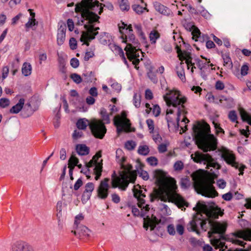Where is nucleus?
<instances>
[{"mask_svg":"<svg viewBox=\"0 0 251 251\" xmlns=\"http://www.w3.org/2000/svg\"><path fill=\"white\" fill-rule=\"evenodd\" d=\"M66 25L65 24H62L58 29L57 34V43L58 45H62L65 40Z\"/></svg>","mask_w":251,"mask_h":251,"instance_id":"6ab92c4d","label":"nucleus"},{"mask_svg":"<svg viewBox=\"0 0 251 251\" xmlns=\"http://www.w3.org/2000/svg\"><path fill=\"white\" fill-rule=\"evenodd\" d=\"M224 60V65L225 66H228L229 67L232 66V63L231 58L228 55L225 54L222 55Z\"/></svg>","mask_w":251,"mask_h":251,"instance_id":"37998d69","label":"nucleus"},{"mask_svg":"<svg viewBox=\"0 0 251 251\" xmlns=\"http://www.w3.org/2000/svg\"><path fill=\"white\" fill-rule=\"evenodd\" d=\"M160 38L159 33L155 30H152L149 34V38L152 44H155L157 39Z\"/></svg>","mask_w":251,"mask_h":251,"instance_id":"2f4dec72","label":"nucleus"},{"mask_svg":"<svg viewBox=\"0 0 251 251\" xmlns=\"http://www.w3.org/2000/svg\"><path fill=\"white\" fill-rule=\"evenodd\" d=\"M223 212L218 206L209 209L205 214L207 218L204 219L201 214H198L193 220L190 222L191 228L194 231L200 234L201 228L204 231L209 229L208 232V236L213 246L220 248L224 245L225 240L224 234L226 231L227 225L224 222L215 221L219 216H222Z\"/></svg>","mask_w":251,"mask_h":251,"instance_id":"f257e3e1","label":"nucleus"},{"mask_svg":"<svg viewBox=\"0 0 251 251\" xmlns=\"http://www.w3.org/2000/svg\"><path fill=\"white\" fill-rule=\"evenodd\" d=\"M151 231L152 233L156 236H162L163 229L160 226H156L154 223L153 226H151Z\"/></svg>","mask_w":251,"mask_h":251,"instance_id":"c85d7f7f","label":"nucleus"},{"mask_svg":"<svg viewBox=\"0 0 251 251\" xmlns=\"http://www.w3.org/2000/svg\"><path fill=\"white\" fill-rule=\"evenodd\" d=\"M76 126L79 129L85 130L89 126L93 135L97 138L102 139L106 132V128L101 121L94 119L90 122L86 118L78 119Z\"/></svg>","mask_w":251,"mask_h":251,"instance_id":"0eeeda50","label":"nucleus"},{"mask_svg":"<svg viewBox=\"0 0 251 251\" xmlns=\"http://www.w3.org/2000/svg\"><path fill=\"white\" fill-rule=\"evenodd\" d=\"M183 64V62H181L179 66H177L176 67V73L177 75V76L179 77V78L182 81H185V73H184V70L183 66L182 65Z\"/></svg>","mask_w":251,"mask_h":251,"instance_id":"c756f323","label":"nucleus"},{"mask_svg":"<svg viewBox=\"0 0 251 251\" xmlns=\"http://www.w3.org/2000/svg\"><path fill=\"white\" fill-rule=\"evenodd\" d=\"M125 50L126 51L127 58L131 61L134 58H139L140 57V51L141 53H143L140 49V45H139L138 49V47H133L128 45L125 48Z\"/></svg>","mask_w":251,"mask_h":251,"instance_id":"f3484780","label":"nucleus"},{"mask_svg":"<svg viewBox=\"0 0 251 251\" xmlns=\"http://www.w3.org/2000/svg\"><path fill=\"white\" fill-rule=\"evenodd\" d=\"M133 103L134 106L136 108H138L140 106L141 100H140V97L139 96L138 97L136 93H134L133 99Z\"/></svg>","mask_w":251,"mask_h":251,"instance_id":"8fccbe9b","label":"nucleus"},{"mask_svg":"<svg viewBox=\"0 0 251 251\" xmlns=\"http://www.w3.org/2000/svg\"><path fill=\"white\" fill-rule=\"evenodd\" d=\"M100 114L102 118V121L104 122L103 123L104 125V124H107L110 123V121L109 119V116L107 113L106 110L105 108H101L100 109ZM101 123L103 124L102 122Z\"/></svg>","mask_w":251,"mask_h":251,"instance_id":"7c9ffc66","label":"nucleus"},{"mask_svg":"<svg viewBox=\"0 0 251 251\" xmlns=\"http://www.w3.org/2000/svg\"><path fill=\"white\" fill-rule=\"evenodd\" d=\"M12 251H33V249L28 243L19 241L13 244Z\"/></svg>","mask_w":251,"mask_h":251,"instance_id":"a211bd4d","label":"nucleus"},{"mask_svg":"<svg viewBox=\"0 0 251 251\" xmlns=\"http://www.w3.org/2000/svg\"><path fill=\"white\" fill-rule=\"evenodd\" d=\"M153 6L156 11L161 13V14L166 16H169L170 14L171 10L159 2H154L153 3Z\"/></svg>","mask_w":251,"mask_h":251,"instance_id":"aec40b11","label":"nucleus"},{"mask_svg":"<svg viewBox=\"0 0 251 251\" xmlns=\"http://www.w3.org/2000/svg\"><path fill=\"white\" fill-rule=\"evenodd\" d=\"M194 60L196 61L198 65V67L200 69V70H202L203 69L205 68L206 65V62H203L202 60H201L198 57L195 58Z\"/></svg>","mask_w":251,"mask_h":251,"instance_id":"3c124183","label":"nucleus"},{"mask_svg":"<svg viewBox=\"0 0 251 251\" xmlns=\"http://www.w3.org/2000/svg\"><path fill=\"white\" fill-rule=\"evenodd\" d=\"M76 230L74 231V234H76L78 233L81 235L89 236L90 235V230L85 226L80 225L76 227Z\"/></svg>","mask_w":251,"mask_h":251,"instance_id":"b1692460","label":"nucleus"},{"mask_svg":"<svg viewBox=\"0 0 251 251\" xmlns=\"http://www.w3.org/2000/svg\"><path fill=\"white\" fill-rule=\"evenodd\" d=\"M176 49L177 50V53L178 57H179V59L185 60V63L187 65L188 69L189 68V66L190 65L192 66L191 72L193 73V69L194 68H196V67L194 66V63L192 62L191 53L186 51H182L181 49L177 46H176Z\"/></svg>","mask_w":251,"mask_h":251,"instance_id":"dca6fc26","label":"nucleus"},{"mask_svg":"<svg viewBox=\"0 0 251 251\" xmlns=\"http://www.w3.org/2000/svg\"><path fill=\"white\" fill-rule=\"evenodd\" d=\"M138 173L140 177H141L144 180H147L149 178V176L147 171L140 169L138 170Z\"/></svg>","mask_w":251,"mask_h":251,"instance_id":"864d4df0","label":"nucleus"},{"mask_svg":"<svg viewBox=\"0 0 251 251\" xmlns=\"http://www.w3.org/2000/svg\"><path fill=\"white\" fill-rule=\"evenodd\" d=\"M70 77L76 84H79L83 81L81 76L76 73L71 74Z\"/></svg>","mask_w":251,"mask_h":251,"instance_id":"a19ab883","label":"nucleus"},{"mask_svg":"<svg viewBox=\"0 0 251 251\" xmlns=\"http://www.w3.org/2000/svg\"><path fill=\"white\" fill-rule=\"evenodd\" d=\"M83 136V132L82 131L75 130L73 133L72 136L74 139L77 140L81 138Z\"/></svg>","mask_w":251,"mask_h":251,"instance_id":"69168bd1","label":"nucleus"},{"mask_svg":"<svg viewBox=\"0 0 251 251\" xmlns=\"http://www.w3.org/2000/svg\"><path fill=\"white\" fill-rule=\"evenodd\" d=\"M137 178V172L136 170H128L124 172L121 175L120 177L117 178L116 180H113L112 186L115 188L119 187L123 191H125L127 188L129 182L134 183Z\"/></svg>","mask_w":251,"mask_h":251,"instance_id":"6e6552de","label":"nucleus"},{"mask_svg":"<svg viewBox=\"0 0 251 251\" xmlns=\"http://www.w3.org/2000/svg\"><path fill=\"white\" fill-rule=\"evenodd\" d=\"M109 180L108 178H105L103 180L100 181V185L97 190L99 198L105 200L108 197L110 188L108 183Z\"/></svg>","mask_w":251,"mask_h":251,"instance_id":"ddd939ff","label":"nucleus"},{"mask_svg":"<svg viewBox=\"0 0 251 251\" xmlns=\"http://www.w3.org/2000/svg\"><path fill=\"white\" fill-rule=\"evenodd\" d=\"M119 3L121 10L127 11L129 9L128 0H119Z\"/></svg>","mask_w":251,"mask_h":251,"instance_id":"72a5a7b5","label":"nucleus"},{"mask_svg":"<svg viewBox=\"0 0 251 251\" xmlns=\"http://www.w3.org/2000/svg\"><path fill=\"white\" fill-rule=\"evenodd\" d=\"M10 104L9 100L7 98H1L0 99V107L2 108H5L8 106Z\"/></svg>","mask_w":251,"mask_h":251,"instance_id":"13d9d810","label":"nucleus"},{"mask_svg":"<svg viewBox=\"0 0 251 251\" xmlns=\"http://www.w3.org/2000/svg\"><path fill=\"white\" fill-rule=\"evenodd\" d=\"M147 161L150 165L152 166H155L158 164L157 159L154 156L148 157L147 159Z\"/></svg>","mask_w":251,"mask_h":251,"instance_id":"5fc2aeb1","label":"nucleus"},{"mask_svg":"<svg viewBox=\"0 0 251 251\" xmlns=\"http://www.w3.org/2000/svg\"><path fill=\"white\" fill-rule=\"evenodd\" d=\"M212 123L214 125L216 133L217 134H219L220 133L224 134L225 131L224 129L220 127V125L218 123L215 122V121H213Z\"/></svg>","mask_w":251,"mask_h":251,"instance_id":"bf43d9fd","label":"nucleus"},{"mask_svg":"<svg viewBox=\"0 0 251 251\" xmlns=\"http://www.w3.org/2000/svg\"><path fill=\"white\" fill-rule=\"evenodd\" d=\"M220 100L221 103H223L224 101H226L228 103L226 106L227 107H230L233 104V99L231 98H223L221 99Z\"/></svg>","mask_w":251,"mask_h":251,"instance_id":"e2e57ef3","label":"nucleus"},{"mask_svg":"<svg viewBox=\"0 0 251 251\" xmlns=\"http://www.w3.org/2000/svg\"><path fill=\"white\" fill-rule=\"evenodd\" d=\"M135 28L136 29L137 32L141 37L144 39H145L144 34L142 30V26L140 25H135Z\"/></svg>","mask_w":251,"mask_h":251,"instance_id":"680f3d73","label":"nucleus"},{"mask_svg":"<svg viewBox=\"0 0 251 251\" xmlns=\"http://www.w3.org/2000/svg\"><path fill=\"white\" fill-rule=\"evenodd\" d=\"M109 47L113 51H115L116 53H117L119 55H123V50L119 46L114 44H111L109 45Z\"/></svg>","mask_w":251,"mask_h":251,"instance_id":"e433bc0d","label":"nucleus"},{"mask_svg":"<svg viewBox=\"0 0 251 251\" xmlns=\"http://www.w3.org/2000/svg\"><path fill=\"white\" fill-rule=\"evenodd\" d=\"M38 24V23L36 21V19L31 20V19H28V21L25 24L26 31H28L29 29L30 28H31L33 30H35V26L37 25Z\"/></svg>","mask_w":251,"mask_h":251,"instance_id":"473e14b6","label":"nucleus"},{"mask_svg":"<svg viewBox=\"0 0 251 251\" xmlns=\"http://www.w3.org/2000/svg\"><path fill=\"white\" fill-rule=\"evenodd\" d=\"M102 164L101 162H97L94 169V174L96 175L95 179L98 180L101 175Z\"/></svg>","mask_w":251,"mask_h":251,"instance_id":"bb28decb","label":"nucleus"},{"mask_svg":"<svg viewBox=\"0 0 251 251\" xmlns=\"http://www.w3.org/2000/svg\"><path fill=\"white\" fill-rule=\"evenodd\" d=\"M25 103V99L21 98L18 102L13 106H12L9 110V112L11 114L18 113L23 108Z\"/></svg>","mask_w":251,"mask_h":251,"instance_id":"4be33fe9","label":"nucleus"},{"mask_svg":"<svg viewBox=\"0 0 251 251\" xmlns=\"http://www.w3.org/2000/svg\"><path fill=\"white\" fill-rule=\"evenodd\" d=\"M180 184L181 187L183 188L186 189L188 188L190 185V178L187 176L181 178Z\"/></svg>","mask_w":251,"mask_h":251,"instance_id":"c9c22d12","label":"nucleus"},{"mask_svg":"<svg viewBox=\"0 0 251 251\" xmlns=\"http://www.w3.org/2000/svg\"><path fill=\"white\" fill-rule=\"evenodd\" d=\"M161 207L160 208L161 211L167 215H171V210L169 208V207L167 206V205L161 203L160 204Z\"/></svg>","mask_w":251,"mask_h":251,"instance_id":"09e8293b","label":"nucleus"},{"mask_svg":"<svg viewBox=\"0 0 251 251\" xmlns=\"http://www.w3.org/2000/svg\"><path fill=\"white\" fill-rule=\"evenodd\" d=\"M36 109L32 108L30 102L26 103L23 107V110L21 113V115L24 118L31 116L35 112Z\"/></svg>","mask_w":251,"mask_h":251,"instance_id":"412c9836","label":"nucleus"},{"mask_svg":"<svg viewBox=\"0 0 251 251\" xmlns=\"http://www.w3.org/2000/svg\"><path fill=\"white\" fill-rule=\"evenodd\" d=\"M191 176L195 189L198 194L208 198H214L218 196V193L213 185V180L199 171L193 172Z\"/></svg>","mask_w":251,"mask_h":251,"instance_id":"7ed1b4c3","label":"nucleus"},{"mask_svg":"<svg viewBox=\"0 0 251 251\" xmlns=\"http://www.w3.org/2000/svg\"><path fill=\"white\" fill-rule=\"evenodd\" d=\"M162 89L165 88L168 92L163 95L164 100L166 102L169 107L173 106L176 108L177 115V123L179 121V117L181 113L183 111L182 108H184L183 105L187 101V98L182 95L179 91L168 90L167 87H165L164 84H161ZM178 125V124H177Z\"/></svg>","mask_w":251,"mask_h":251,"instance_id":"39448f33","label":"nucleus"},{"mask_svg":"<svg viewBox=\"0 0 251 251\" xmlns=\"http://www.w3.org/2000/svg\"><path fill=\"white\" fill-rule=\"evenodd\" d=\"M92 193L84 191L81 198V201L83 203H86L90 200Z\"/></svg>","mask_w":251,"mask_h":251,"instance_id":"de8ad7c7","label":"nucleus"},{"mask_svg":"<svg viewBox=\"0 0 251 251\" xmlns=\"http://www.w3.org/2000/svg\"><path fill=\"white\" fill-rule=\"evenodd\" d=\"M77 153L80 155H86L89 154V148L84 144H77L75 148Z\"/></svg>","mask_w":251,"mask_h":251,"instance_id":"5701e85b","label":"nucleus"},{"mask_svg":"<svg viewBox=\"0 0 251 251\" xmlns=\"http://www.w3.org/2000/svg\"><path fill=\"white\" fill-rule=\"evenodd\" d=\"M136 145V143L132 140H128L125 144V147L128 151H132L134 149Z\"/></svg>","mask_w":251,"mask_h":251,"instance_id":"79ce46f5","label":"nucleus"},{"mask_svg":"<svg viewBox=\"0 0 251 251\" xmlns=\"http://www.w3.org/2000/svg\"><path fill=\"white\" fill-rule=\"evenodd\" d=\"M200 8L201 9V10L198 9L199 13H200L203 17L208 18L210 15L209 12L204 9L202 6H201Z\"/></svg>","mask_w":251,"mask_h":251,"instance_id":"338daca9","label":"nucleus"},{"mask_svg":"<svg viewBox=\"0 0 251 251\" xmlns=\"http://www.w3.org/2000/svg\"><path fill=\"white\" fill-rule=\"evenodd\" d=\"M204 128L203 129L198 123L193 125L192 129L196 144L199 148L206 152L211 150L208 142L215 147L217 146V140L214 135L209 133L210 127L209 125L205 124Z\"/></svg>","mask_w":251,"mask_h":251,"instance_id":"f03ea898","label":"nucleus"},{"mask_svg":"<svg viewBox=\"0 0 251 251\" xmlns=\"http://www.w3.org/2000/svg\"><path fill=\"white\" fill-rule=\"evenodd\" d=\"M81 22L84 23L85 21L89 24L99 23L100 18L96 13L98 12L100 15L103 12L102 4L98 1L93 0H82L81 2Z\"/></svg>","mask_w":251,"mask_h":251,"instance_id":"20e7f679","label":"nucleus"},{"mask_svg":"<svg viewBox=\"0 0 251 251\" xmlns=\"http://www.w3.org/2000/svg\"><path fill=\"white\" fill-rule=\"evenodd\" d=\"M221 157L227 164L238 169L240 172L239 175H243L244 170L246 167L236 161L235 155L232 151L227 149H224L222 152Z\"/></svg>","mask_w":251,"mask_h":251,"instance_id":"9d476101","label":"nucleus"},{"mask_svg":"<svg viewBox=\"0 0 251 251\" xmlns=\"http://www.w3.org/2000/svg\"><path fill=\"white\" fill-rule=\"evenodd\" d=\"M127 35L123 34L121 38L123 40V43L126 44V46L130 45L133 47H138L139 48V43L138 40L135 39V35L133 34V30L131 25H129L126 28Z\"/></svg>","mask_w":251,"mask_h":251,"instance_id":"9b49d317","label":"nucleus"},{"mask_svg":"<svg viewBox=\"0 0 251 251\" xmlns=\"http://www.w3.org/2000/svg\"><path fill=\"white\" fill-rule=\"evenodd\" d=\"M70 64L74 68H77L79 65V62L76 58H72L70 60Z\"/></svg>","mask_w":251,"mask_h":251,"instance_id":"0e129e2a","label":"nucleus"},{"mask_svg":"<svg viewBox=\"0 0 251 251\" xmlns=\"http://www.w3.org/2000/svg\"><path fill=\"white\" fill-rule=\"evenodd\" d=\"M150 200L153 202L155 200H160L163 201H172L179 207L182 208L184 206L188 207L189 204L179 195L176 193L171 194L161 188H154L152 192L150 194Z\"/></svg>","mask_w":251,"mask_h":251,"instance_id":"423d86ee","label":"nucleus"},{"mask_svg":"<svg viewBox=\"0 0 251 251\" xmlns=\"http://www.w3.org/2000/svg\"><path fill=\"white\" fill-rule=\"evenodd\" d=\"M184 165L181 161H177L175 162L174 165V170L176 171H179L183 169Z\"/></svg>","mask_w":251,"mask_h":251,"instance_id":"4d7b16f0","label":"nucleus"},{"mask_svg":"<svg viewBox=\"0 0 251 251\" xmlns=\"http://www.w3.org/2000/svg\"><path fill=\"white\" fill-rule=\"evenodd\" d=\"M133 10L138 15L142 14L145 10H147L146 8H143L139 4H133L132 5Z\"/></svg>","mask_w":251,"mask_h":251,"instance_id":"4c0bfd02","label":"nucleus"},{"mask_svg":"<svg viewBox=\"0 0 251 251\" xmlns=\"http://www.w3.org/2000/svg\"><path fill=\"white\" fill-rule=\"evenodd\" d=\"M184 27L187 30L191 32L193 39H194L195 38L197 39L196 41H200L202 42L208 39V36L206 35H201V32L199 28L191 23H186L184 25Z\"/></svg>","mask_w":251,"mask_h":251,"instance_id":"f8f14e48","label":"nucleus"},{"mask_svg":"<svg viewBox=\"0 0 251 251\" xmlns=\"http://www.w3.org/2000/svg\"><path fill=\"white\" fill-rule=\"evenodd\" d=\"M94 184L92 182H88L85 186V190L84 191L92 193L94 190Z\"/></svg>","mask_w":251,"mask_h":251,"instance_id":"6e6d98bb","label":"nucleus"},{"mask_svg":"<svg viewBox=\"0 0 251 251\" xmlns=\"http://www.w3.org/2000/svg\"><path fill=\"white\" fill-rule=\"evenodd\" d=\"M147 75L150 80L153 83H156L158 82L157 77L155 74L153 73L152 70H150V71L148 72Z\"/></svg>","mask_w":251,"mask_h":251,"instance_id":"c03bdc74","label":"nucleus"},{"mask_svg":"<svg viewBox=\"0 0 251 251\" xmlns=\"http://www.w3.org/2000/svg\"><path fill=\"white\" fill-rule=\"evenodd\" d=\"M191 156L195 162L205 165L206 169H209L210 167H212L219 169L220 168V165L209 154L196 152L194 154H191Z\"/></svg>","mask_w":251,"mask_h":251,"instance_id":"1a4fd4ad","label":"nucleus"},{"mask_svg":"<svg viewBox=\"0 0 251 251\" xmlns=\"http://www.w3.org/2000/svg\"><path fill=\"white\" fill-rule=\"evenodd\" d=\"M239 112L242 121L251 126V116L249 114L242 108H240Z\"/></svg>","mask_w":251,"mask_h":251,"instance_id":"a878e982","label":"nucleus"},{"mask_svg":"<svg viewBox=\"0 0 251 251\" xmlns=\"http://www.w3.org/2000/svg\"><path fill=\"white\" fill-rule=\"evenodd\" d=\"M82 76L83 81L85 83L92 82L96 80L94 73L92 71H85L82 74Z\"/></svg>","mask_w":251,"mask_h":251,"instance_id":"393cba45","label":"nucleus"},{"mask_svg":"<svg viewBox=\"0 0 251 251\" xmlns=\"http://www.w3.org/2000/svg\"><path fill=\"white\" fill-rule=\"evenodd\" d=\"M228 117L232 122L237 123V115L235 110L229 111L228 114Z\"/></svg>","mask_w":251,"mask_h":251,"instance_id":"a18cd8bd","label":"nucleus"},{"mask_svg":"<svg viewBox=\"0 0 251 251\" xmlns=\"http://www.w3.org/2000/svg\"><path fill=\"white\" fill-rule=\"evenodd\" d=\"M83 24L84 27L87 30V32H85V36H86L87 40L91 41L94 39L95 36L98 34V32L95 31L99 30L100 28L99 27H95V24H89L87 21L85 24H84V23Z\"/></svg>","mask_w":251,"mask_h":251,"instance_id":"2eb2a0df","label":"nucleus"},{"mask_svg":"<svg viewBox=\"0 0 251 251\" xmlns=\"http://www.w3.org/2000/svg\"><path fill=\"white\" fill-rule=\"evenodd\" d=\"M116 153L117 161L119 163H124L126 160V158L125 156H122L123 154L122 150L121 149H118L116 151Z\"/></svg>","mask_w":251,"mask_h":251,"instance_id":"58836bf2","label":"nucleus"},{"mask_svg":"<svg viewBox=\"0 0 251 251\" xmlns=\"http://www.w3.org/2000/svg\"><path fill=\"white\" fill-rule=\"evenodd\" d=\"M32 67L30 63L25 62L22 66V74L25 76H27L31 73Z\"/></svg>","mask_w":251,"mask_h":251,"instance_id":"cd10ccee","label":"nucleus"},{"mask_svg":"<svg viewBox=\"0 0 251 251\" xmlns=\"http://www.w3.org/2000/svg\"><path fill=\"white\" fill-rule=\"evenodd\" d=\"M154 222H152L150 218L147 220H144L143 224V227L147 230L149 227H150V230L151 231V226H153Z\"/></svg>","mask_w":251,"mask_h":251,"instance_id":"603ef678","label":"nucleus"},{"mask_svg":"<svg viewBox=\"0 0 251 251\" xmlns=\"http://www.w3.org/2000/svg\"><path fill=\"white\" fill-rule=\"evenodd\" d=\"M129 120L125 119L124 121H122L120 117L118 116L114 118V125L117 127V132L120 134L123 131H127L126 128L130 126Z\"/></svg>","mask_w":251,"mask_h":251,"instance_id":"4468645a","label":"nucleus"},{"mask_svg":"<svg viewBox=\"0 0 251 251\" xmlns=\"http://www.w3.org/2000/svg\"><path fill=\"white\" fill-rule=\"evenodd\" d=\"M236 237L242 238L244 240L251 241V232L249 233H246L240 232L237 233Z\"/></svg>","mask_w":251,"mask_h":251,"instance_id":"ea45409f","label":"nucleus"},{"mask_svg":"<svg viewBox=\"0 0 251 251\" xmlns=\"http://www.w3.org/2000/svg\"><path fill=\"white\" fill-rule=\"evenodd\" d=\"M149 151V148L147 145L140 146L138 148V153L140 155H147Z\"/></svg>","mask_w":251,"mask_h":251,"instance_id":"f704fd0d","label":"nucleus"},{"mask_svg":"<svg viewBox=\"0 0 251 251\" xmlns=\"http://www.w3.org/2000/svg\"><path fill=\"white\" fill-rule=\"evenodd\" d=\"M69 45L71 50H74L77 48V42L75 39L74 37L70 38L69 41Z\"/></svg>","mask_w":251,"mask_h":251,"instance_id":"052dcab7","label":"nucleus"},{"mask_svg":"<svg viewBox=\"0 0 251 251\" xmlns=\"http://www.w3.org/2000/svg\"><path fill=\"white\" fill-rule=\"evenodd\" d=\"M94 56V53L93 51L87 50L84 56V60L87 61L90 59V58H92Z\"/></svg>","mask_w":251,"mask_h":251,"instance_id":"774afa93","label":"nucleus"},{"mask_svg":"<svg viewBox=\"0 0 251 251\" xmlns=\"http://www.w3.org/2000/svg\"><path fill=\"white\" fill-rule=\"evenodd\" d=\"M79 162V160L74 155H72L69 160V166L74 167L77 165Z\"/></svg>","mask_w":251,"mask_h":251,"instance_id":"49530a36","label":"nucleus"}]
</instances>
